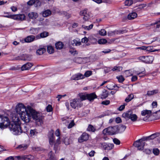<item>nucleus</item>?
Segmentation results:
<instances>
[{
	"instance_id": "obj_40",
	"label": "nucleus",
	"mask_w": 160,
	"mask_h": 160,
	"mask_svg": "<svg viewBox=\"0 0 160 160\" xmlns=\"http://www.w3.org/2000/svg\"><path fill=\"white\" fill-rule=\"evenodd\" d=\"M108 96V91L107 90H105L103 92L101 95V98H105Z\"/></svg>"
},
{
	"instance_id": "obj_35",
	"label": "nucleus",
	"mask_w": 160,
	"mask_h": 160,
	"mask_svg": "<svg viewBox=\"0 0 160 160\" xmlns=\"http://www.w3.org/2000/svg\"><path fill=\"white\" fill-rule=\"evenodd\" d=\"M116 78L120 83L122 82L125 80L124 78L122 75L117 76L116 77Z\"/></svg>"
},
{
	"instance_id": "obj_45",
	"label": "nucleus",
	"mask_w": 160,
	"mask_h": 160,
	"mask_svg": "<svg viewBox=\"0 0 160 160\" xmlns=\"http://www.w3.org/2000/svg\"><path fill=\"white\" fill-rule=\"evenodd\" d=\"M153 48V47L152 46L148 47L145 46V50L149 52H153L154 51L152 50Z\"/></svg>"
},
{
	"instance_id": "obj_29",
	"label": "nucleus",
	"mask_w": 160,
	"mask_h": 160,
	"mask_svg": "<svg viewBox=\"0 0 160 160\" xmlns=\"http://www.w3.org/2000/svg\"><path fill=\"white\" fill-rule=\"evenodd\" d=\"M152 113L151 110H143L141 111V114L142 116H145L147 115L148 116L149 115Z\"/></svg>"
},
{
	"instance_id": "obj_12",
	"label": "nucleus",
	"mask_w": 160,
	"mask_h": 160,
	"mask_svg": "<svg viewBox=\"0 0 160 160\" xmlns=\"http://www.w3.org/2000/svg\"><path fill=\"white\" fill-rule=\"evenodd\" d=\"M33 65V64L32 63L29 62L27 63L21 67V70L22 71L28 70L31 68Z\"/></svg>"
},
{
	"instance_id": "obj_63",
	"label": "nucleus",
	"mask_w": 160,
	"mask_h": 160,
	"mask_svg": "<svg viewBox=\"0 0 160 160\" xmlns=\"http://www.w3.org/2000/svg\"><path fill=\"white\" fill-rule=\"evenodd\" d=\"M35 0H30L27 2L28 5H32L33 4H34Z\"/></svg>"
},
{
	"instance_id": "obj_11",
	"label": "nucleus",
	"mask_w": 160,
	"mask_h": 160,
	"mask_svg": "<svg viewBox=\"0 0 160 160\" xmlns=\"http://www.w3.org/2000/svg\"><path fill=\"white\" fill-rule=\"evenodd\" d=\"M113 144L112 143H107L105 142H103L101 144L102 147L106 150H109L112 149L113 147Z\"/></svg>"
},
{
	"instance_id": "obj_43",
	"label": "nucleus",
	"mask_w": 160,
	"mask_h": 160,
	"mask_svg": "<svg viewBox=\"0 0 160 160\" xmlns=\"http://www.w3.org/2000/svg\"><path fill=\"white\" fill-rule=\"evenodd\" d=\"M92 74V72L91 71H86L84 74V76L86 77H88L91 75Z\"/></svg>"
},
{
	"instance_id": "obj_57",
	"label": "nucleus",
	"mask_w": 160,
	"mask_h": 160,
	"mask_svg": "<svg viewBox=\"0 0 160 160\" xmlns=\"http://www.w3.org/2000/svg\"><path fill=\"white\" fill-rule=\"evenodd\" d=\"M22 56H18L14 58L13 59L14 60H22L23 61H25L27 59H22Z\"/></svg>"
},
{
	"instance_id": "obj_47",
	"label": "nucleus",
	"mask_w": 160,
	"mask_h": 160,
	"mask_svg": "<svg viewBox=\"0 0 160 160\" xmlns=\"http://www.w3.org/2000/svg\"><path fill=\"white\" fill-rule=\"evenodd\" d=\"M31 33L33 34H36L37 32V29L36 28H32L30 29Z\"/></svg>"
},
{
	"instance_id": "obj_14",
	"label": "nucleus",
	"mask_w": 160,
	"mask_h": 160,
	"mask_svg": "<svg viewBox=\"0 0 160 160\" xmlns=\"http://www.w3.org/2000/svg\"><path fill=\"white\" fill-rule=\"evenodd\" d=\"M36 39V37L33 35L28 36L24 39V41L26 42L29 43L33 41Z\"/></svg>"
},
{
	"instance_id": "obj_62",
	"label": "nucleus",
	"mask_w": 160,
	"mask_h": 160,
	"mask_svg": "<svg viewBox=\"0 0 160 160\" xmlns=\"http://www.w3.org/2000/svg\"><path fill=\"white\" fill-rule=\"evenodd\" d=\"M55 135L58 138L60 137L59 136L60 135V130L59 129H57L55 132Z\"/></svg>"
},
{
	"instance_id": "obj_50",
	"label": "nucleus",
	"mask_w": 160,
	"mask_h": 160,
	"mask_svg": "<svg viewBox=\"0 0 160 160\" xmlns=\"http://www.w3.org/2000/svg\"><path fill=\"white\" fill-rule=\"evenodd\" d=\"M75 125V123H74V120H72V121L68 125V128H71L72 127H73Z\"/></svg>"
},
{
	"instance_id": "obj_5",
	"label": "nucleus",
	"mask_w": 160,
	"mask_h": 160,
	"mask_svg": "<svg viewBox=\"0 0 160 160\" xmlns=\"http://www.w3.org/2000/svg\"><path fill=\"white\" fill-rule=\"evenodd\" d=\"M2 16L4 17L21 21L24 20L25 18V16L24 14L10 15L8 16Z\"/></svg>"
},
{
	"instance_id": "obj_59",
	"label": "nucleus",
	"mask_w": 160,
	"mask_h": 160,
	"mask_svg": "<svg viewBox=\"0 0 160 160\" xmlns=\"http://www.w3.org/2000/svg\"><path fill=\"white\" fill-rule=\"evenodd\" d=\"M34 3L36 5V7H39L41 5V2L38 0H37L36 1L35 0V2H34Z\"/></svg>"
},
{
	"instance_id": "obj_44",
	"label": "nucleus",
	"mask_w": 160,
	"mask_h": 160,
	"mask_svg": "<svg viewBox=\"0 0 160 160\" xmlns=\"http://www.w3.org/2000/svg\"><path fill=\"white\" fill-rule=\"evenodd\" d=\"M37 133L36 129L31 130L30 131V136H34Z\"/></svg>"
},
{
	"instance_id": "obj_17",
	"label": "nucleus",
	"mask_w": 160,
	"mask_h": 160,
	"mask_svg": "<svg viewBox=\"0 0 160 160\" xmlns=\"http://www.w3.org/2000/svg\"><path fill=\"white\" fill-rule=\"evenodd\" d=\"M28 146L26 144H22L20 145L17 147L16 148L21 151H23L26 150Z\"/></svg>"
},
{
	"instance_id": "obj_58",
	"label": "nucleus",
	"mask_w": 160,
	"mask_h": 160,
	"mask_svg": "<svg viewBox=\"0 0 160 160\" xmlns=\"http://www.w3.org/2000/svg\"><path fill=\"white\" fill-rule=\"evenodd\" d=\"M143 152L147 154H150L151 153V151L148 149H145Z\"/></svg>"
},
{
	"instance_id": "obj_25",
	"label": "nucleus",
	"mask_w": 160,
	"mask_h": 160,
	"mask_svg": "<svg viewBox=\"0 0 160 160\" xmlns=\"http://www.w3.org/2000/svg\"><path fill=\"white\" fill-rule=\"evenodd\" d=\"M154 60V58L152 56H146V63H151Z\"/></svg>"
},
{
	"instance_id": "obj_52",
	"label": "nucleus",
	"mask_w": 160,
	"mask_h": 160,
	"mask_svg": "<svg viewBox=\"0 0 160 160\" xmlns=\"http://www.w3.org/2000/svg\"><path fill=\"white\" fill-rule=\"evenodd\" d=\"M87 13V11L86 9H85L84 10H82L80 12V14L81 16H82L83 17Z\"/></svg>"
},
{
	"instance_id": "obj_39",
	"label": "nucleus",
	"mask_w": 160,
	"mask_h": 160,
	"mask_svg": "<svg viewBox=\"0 0 160 160\" xmlns=\"http://www.w3.org/2000/svg\"><path fill=\"white\" fill-rule=\"evenodd\" d=\"M87 129L88 131L92 132H94L96 131L95 128L91 124L89 125Z\"/></svg>"
},
{
	"instance_id": "obj_19",
	"label": "nucleus",
	"mask_w": 160,
	"mask_h": 160,
	"mask_svg": "<svg viewBox=\"0 0 160 160\" xmlns=\"http://www.w3.org/2000/svg\"><path fill=\"white\" fill-rule=\"evenodd\" d=\"M137 17V14L136 12H132L129 13L128 16V18L129 20H132L134 19Z\"/></svg>"
},
{
	"instance_id": "obj_6",
	"label": "nucleus",
	"mask_w": 160,
	"mask_h": 160,
	"mask_svg": "<svg viewBox=\"0 0 160 160\" xmlns=\"http://www.w3.org/2000/svg\"><path fill=\"white\" fill-rule=\"evenodd\" d=\"M83 104L79 99L75 98L70 102L71 106L75 109L77 107H81L82 106Z\"/></svg>"
},
{
	"instance_id": "obj_64",
	"label": "nucleus",
	"mask_w": 160,
	"mask_h": 160,
	"mask_svg": "<svg viewBox=\"0 0 160 160\" xmlns=\"http://www.w3.org/2000/svg\"><path fill=\"white\" fill-rule=\"evenodd\" d=\"M49 24V20L48 19H46L43 22L42 24L43 25H47Z\"/></svg>"
},
{
	"instance_id": "obj_41",
	"label": "nucleus",
	"mask_w": 160,
	"mask_h": 160,
	"mask_svg": "<svg viewBox=\"0 0 160 160\" xmlns=\"http://www.w3.org/2000/svg\"><path fill=\"white\" fill-rule=\"evenodd\" d=\"M152 152L156 156L158 155L160 153V151L158 148H154L153 149Z\"/></svg>"
},
{
	"instance_id": "obj_55",
	"label": "nucleus",
	"mask_w": 160,
	"mask_h": 160,
	"mask_svg": "<svg viewBox=\"0 0 160 160\" xmlns=\"http://www.w3.org/2000/svg\"><path fill=\"white\" fill-rule=\"evenodd\" d=\"M110 102L109 100H106L102 102L101 104L103 105H107L109 104Z\"/></svg>"
},
{
	"instance_id": "obj_34",
	"label": "nucleus",
	"mask_w": 160,
	"mask_h": 160,
	"mask_svg": "<svg viewBox=\"0 0 160 160\" xmlns=\"http://www.w3.org/2000/svg\"><path fill=\"white\" fill-rule=\"evenodd\" d=\"M122 69V67L121 66H115L112 69V70L113 71L119 72Z\"/></svg>"
},
{
	"instance_id": "obj_54",
	"label": "nucleus",
	"mask_w": 160,
	"mask_h": 160,
	"mask_svg": "<svg viewBox=\"0 0 160 160\" xmlns=\"http://www.w3.org/2000/svg\"><path fill=\"white\" fill-rule=\"evenodd\" d=\"M22 57V59H27L25 61H30V59L29 58L28 55L27 54H23L22 56H21Z\"/></svg>"
},
{
	"instance_id": "obj_28",
	"label": "nucleus",
	"mask_w": 160,
	"mask_h": 160,
	"mask_svg": "<svg viewBox=\"0 0 160 160\" xmlns=\"http://www.w3.org/2000/svg\"><path fill=\"white\" fill-rule=\"evenodd\" d=\"M46 51V49L44 48H40L36 51V54L38 55H41Z\"/></svg>"
},
{
	"instance_id": "obj_23",
	"label": "nucleus",
	"mask_w": 160,
	"mask_h": 160,
	"mask_svg": "<svg viewBox=\"0 0 160 160\" xmlns=\"http://www.w3.org/2000/svg\"><path fill=\"white\" fill-rule=\"evenodd\" d=\"M118 132L121 133L124 132L126 128V127L124 125H122L119 126H118Z\"/></svg>"
},
{
	"instance_id": "obj_60",
	"label": "nucleus",
	"mask_w": 160,
	"mask_h": 160,
	"mask_svg": "<svg viewBox=\"0 0 160 160\" xmlns=\"http://www.w3.org/2000/svg\"><path fill=\"white\" fill-rule=\"evenodd\" d=\"M89 16L88 13H87L83 17V19L85 21L88 20L89 18Z\"/></svg>"
},
{
	"instance_id": "obj_48",
	"label": "nucleus",
	"mask_w": 160,
	"mask_h": 160,
	"mask_svg": "<svg viewBox=\"0 0 160 160\" xmlns=\"http://www.w3.org/2000/svg\"><path fill=\"white\" fill-rule=\"evenodd\" d=\"M107 42V41L105 39H101L98 41V43L99 44H104Z\"/></svg>"
},
{
	"instance_id": "obj_46",
	"label": "nucleus",
	"mask_w": 160,
	"mask_h": 160,
	"mask_svg": "<svg viewBox=\"0 0 160 160\" xmlns=\"http://www.w3.org/2000/svg\"><path fill=\"white\" fill-rule=\"evenodd\" d=\"M99 34L102 36H105L106 35L107 32L104 29H102L99 32Z\"/></svg>"
},
{
	"instance_id": "obj_3",
	"label": "nucleus",
	"mask_w": 160,
	"mask_h": 160,
	"mask_svg": "<svg viewBox=\"0 0 160 160\" xmlns=\"http://www.w3.org/2000/svg\"><path fill=\"white\" fill-rule=\"evenodd\" d=\"M118 126L109 127L104 129L103 131V133L104 134H108L112 135L118 133Z\"/></svg>"
},
{
	"instance_id": "obj_21",
	"label": "nucleus",
	"mask_w": 160,
	"mask_h": 160,
	"mask_svg": "<svg viewBox=\"0 0 160 160\" xmlns=\"http://www.w3.org/2000/svg\"><path fill=\"white\" fill-rule=\"evenodd\" d=\"M122 31L115 30L113 31H110L108 32V34L109 36H113L119 33H123Z\"/></svg>"
},
{
	"instance_id": "obj_31",
	"label": "nucleus",
	"mask_w": 160,
	"mask_h": 160,
	"mask_svg": "<svg viewBox=\"0 0 160 160\" xmlns=\"http://www.w3.org/2000/svg\"><path fill=\"white\" fill-rule=\"evenodd\" d=\"M158 89L154 90L152 91H148L147 95L148 96H151L154 94H156L158 92Z\"/></svg>"
},
{
	"instance_id": "obj_49",
	"label": "nucleus",
	"mask_w": 160,
	"mask_h": 160,
	"mask_svg": "<svg viewBox=\"0 0 160 160\" xmlns=\"http://www.w3.org/2000/svg\"><path fill=\"white\" fill-rule=\"evenodd\" d=\"M127 105V104L126 103H124L123 105H122L119 107L118 108V110L120 111L123 110L124 109L125 106Z\"/></svg>"
},
{
	"instance_id": "obj_53",
	"label": "nucleus",
	"mask_w": 160,
	"mask_h": 160,
	"mask_svg": "<svg viewBox=\"0 0 160 160\" xmlns=\"http://www.w3.org/2000/svg\"><path fill=\"white\" fill-rule=\"evenodd\" d=\"M47 111L48 112H50L52 110V106L50 105H48L46 108Z\"/></svg>"
},
{
	"instance_id": "obj_9",
	"label": "nucleus",
	"mask_w": 160,
	"mask_h": 160,
	"mask_svg": "<svg viewBox=\"0 0 160 160\" xmlns=\"http://www.w3.org/2000/svg\"><path fill=\"white\" fill-rule=\"evenodd\" d=\"M133 145L138 148V150H142L143 149L145 142L141 141V140L139 139L135 141L134 142Z\"/></svg>"
},
{
	"instance_id": "obj_4",
	"label": "nucleus",
	"mask_w": 160,
	"mask_h": 160,
	"mask_svg": "<svg viewBox=\"0 0 160 160\" xmlns=\"http://www.w3.org/2000/svg\"><path fill=\"white\" fill-rule=\"evenodd\" d=\"M20 115L22 120L26 123L29 122L31 119L30 110L28 111L27 110L24 112H22Z\"/></svg>"
},
{
	"instance_id": "obj_18",
	"label": "nucleus",
	"mask_w": 160,
	"mask_h": 160,
	"mask_svg": "<svg viewBox=\"0 0 160 160\" xmlns=\"http://www.w3.org/2000/svg\"><path fill=\"white\" fill-rule=\"evenodd\" d=\"M28 16L29 18L34 19H36L38 17V14L36 12H32L29 13Z\"/></svg>"
},
{
	"instance_id": "obj_8",
	"label": "nucleus",
	"mask_w": 160,
	"mask_h": 160,
	"mask_svg": "<svg viewBox=\"0 0 160 160\" xmlns=\"http://www.w3.org/2000/svg\"><path fill=\"white\" fill-rule=\"evenodd\" d=\"M16 111L20 115L22 112L27 111L25 107L22 103H19L16 106Z\"/></svg>"
},
{
	"instance_id": "obj_22",
	"label": "nucleus",
	"mask_w": 160,
	"mask_h": 160,
	"mask_svg": "<svg viewBox=\"0 0 160 160\" xmlns=\"http://www.w3.org/2000/svg\"><path fill=\"white\" fill-rule=\"evenodd\" d=\"M51 11L49 9L45 10L42 12V16L44 17H47L51 14Z\"/></svg>"
},
{
	"instance_id": "obj_26",
	"label": "nucleus",
	"mask_w": 160,
	"mask_h": 160,
	"mask_svg": "<svg viewBox=\"0 0 160 160\" xmlns=\"http://www.w3.org/2000/svg\"><path fill=\"white\" fill-rule=\"evenodd\" d=\"M78 96L80 98V100L82 102V101L85 100L87 98V94L81 93L78 94Z\"/></svg>"
},
{
	"instance_id": "obj_37",
	"label": "nucleus",
	"mask_w": 160,
	"mask_h": 160,
	"mask_svg": "<svg viewBox=\"0 0 160 160\" xmlns=\"http://www.w3.org/2000/svg\"><path fill=\"white\" fill-rule=\"evenodd\" d=\"M130 119L133 122L136 121L137 119V116L135 114H131L130 118Z\"/></svg>"
},
{
	"instance_id": "obj_61",
	"label": "nucleus",
	"mask_w": 160,
	"mask_h": 160,
	"mask_svg": "<svg viewBox=\"0 0 160 160\" xmlns=\"http://www.w3.org/2000/svg\"><path fill=\"white\" fill-rule=\"evenodd\" d=\"M88 41V39L86 37H85L82 39L81 42L82 43L87 42Z\"/></svg>"
},
{
	"instance_id": "obj_30",
	"label": "nucleus",
	"mask_w": 160,
	"mask_h": 160,
	"mask_svg": "<svg viewBox=\"0 0 160 160\" xmlns=\"http://www.w3.org/2000/svg\"><path fill=\"white\" fill-rule=\"evenodd\" d=\"M111 85L110 84H108L107 85V87L108 89L110 90H113L114 88H115L116 87H117V89L116 88L115 89V90H118V88H119V87H118L117 85L114 84V85H113L112 86H111Z\"/></svg>"
},
{
	"instance_id": "obj_32",
	"label": "nucleus",
	"mask_w": 160,
	"mask_h": 160,
	"mask_svg": "<svg viewBox=\"0 0 160 160\" xmlns=\"http://www.w3.org/2000/svg\"><path fill=\"white\" fill-rule=\"evenodd\" d=\"M32 157L31 155H29L28 156H18L17 157V158L18 159H23L25 160L26 159H30L31 157Z\"/></svg>"
},
{
	"instance_id": "obj_38",
	"label": "nucleus",
	"mask_w": 160,
	"mask_h": 160,
	"mask_svg": "<svg viewBox=\"0 0 160 160\" xmlns=\"http://www.w3.org/2000/svg\"><path fill=\"white\" fill-rule=\"evenodd\" d=\"M159 135V133L158 132H156L154 134H152L151 135L149 136V138L150 140L153 139L157 137Z\"/></svg>"
},
{
	"instance_id": "obj_51",
	"label": "nucleus",
	"mask_w": 160,
	"mask_h": 160,
	"mask_svg": "<svg viewBox=\"0 0 160 160\" xmlns=\"http://www.w3.org/2000/svg\"><path fill=\"white\" fill-rule=\"evenodd\" d=\"M113 141L114 143L117 145H119L120 143V140L116 138H114Z\"/></svg>"
},
{
	"instance_id": "obj_56",
	"label": "nucleus",
	"mask_w": 160,
	"mask_h": 160,
	"mask_svg": "<svg viewBox=\"0 0 160 160\" xmlns=\"http://www.w3.org/2000/svg\"><path fill=\"white\" fill-rule=\"evenodd\" d=\"M139 59L143 62L146 63V56H142L140 57Z\"/></svg>"
},
{
	"instance_id": "obj_13",
	"label": "nucleus",
	"mask_w": 160,
	"mask_h": 160,
	"mask_svg": "<svg viewBox=\"0 0 160 160\" xmlns=\"http://www.w3.org/2000/svg\"><path fill=\"white\" fill-rule=\"evenodd\" d=\"M48 35L49 33L48 32L46 31L43 32L39 34H38L36 36V39L45 38L48 37Z\"/></svg>"
},
{
	"instance_id": "obj_20",
	"label": "nucleus",
	"mask_w": 160,
	"mask_h": 160,
	"mask_svg": "<svg viewBox=\"0 0 160 160\" xmlns=\"http://www.w3.org/2000/svg\"><path fill=\"white\" fill-rule=\"evenodd\" d=\"M132 112L131 111H128L127 112L124 113L122 115V117L126 119H129Z\"/></svg>"
},
{
	"instance_id": "obj_1",
	"label": "nucleus",
	"mask_w": 160,
	"mask_h": 160,
	"mask_svg": "<svg viewBox=\"0 0 160 160\" xmlns=\"http://www.w3.org/2000/svg\"><path fill=\"white\" fill-rule=\"evenodd\" d=\"M2 116L0 115V128L4 129L8 126L12 133L14 135H20L22 132V131L20 127L21 122L18 117H13L12 121L10 122L9 120L7 117L2 118Z\"/></svg>"
},
{
	"instance_id": "obj_33",
	"label": "nucleus",
	"mask_w": 160,
	"mask_h": 160,
	"mask_svg": "<svg viewBox=\"0 0 160 160\" xmlns=\"http://www.w3.org/2000/svg\"><path fill=\"white\" fill-rule=\"evenodd\" d=\"M47 52L50 54H52L54 52V48L51 46H48L47 47Z\"/></svg>"
},
{
	"instance_id": "obj_10",
	"label": "nucleus",
	"mask_w": 160,
	"mask_h": 160,
	"mask_svg": "<svg viewBox=\"0 0 160 160\" xmlns=\"http://www.w3.org/2000/svg\"><path fill=\"white\" fill-rule=\"evenodd\" d=\"M89 135L86 133H83L78 139V141L79 142H82L86 141L88 139Z\"/></svg>"
},
{
	"instance_id": "obj_27",
	"label": "nucleus",
	"mask_w": 160,
	"mask_h": 160,
	"mask_svg": "<svg viewBox=\"0 0 160 160\" xmlns=\"http://www.w3.org/2000/svg\"><path fill=\"white\" fill-rule=\"evenodd\" d=\"M133 98L134 95L132 94H131L128 96L125 99V101L127 102H128L130 101Z\"/></svg>"
},
{
	"instance_id": "obj_36",
	"label": "nucleus",
	"mask_w": 160,
	"mask_h": 160,
	"mask_svg": "<svg viewBox=\"0 0 160 160\" xmlns=\"http://www.w3.org/2000/svg\"><path fill=\"white\" fill-rule=\"evenodd\" d=\"M72 43L73 46L75 45L76 46H80L81 45V42L78 41L76 40H74L72 42Z\"/></svg>"
},
{
	"instance_id": "obj_42",
	"label": "nucleus",
	"mask_w": 160,
	"mask_h": 160,
	"mask_svg": "<svg viewBox=\"0 0 160 160\" xmlns=\"http://www.w3.org/2000/svg\"><path fill=\"white\" fill-rule=\"evenodd\" d=\"M133 2L132 0H126L125 2V6H130L131 5Z\"/></svg>"
},
{
	"instance_id": "obj_15",
	"label": "nucleus",
	"mask_w": 160,
	"mask_h": 160,
	"mask_svg": "<svg viewBox=\"0 0 160 160\" xmlns=\"http://www.w3.org/2000/svg\"><path fill=\"white\" fill-rule=\"evenodd\" d=\"M84 78V77L83 75L80 73H78L73 76L72 78V79L73 80H78Z\"/></svg>"
},
{
	"instance_id": "obj_7",
	"label": "nucleus",
	"mask_w": 160,
	"mask_h": 160,
	"mask_svg": "<svg viewBox=\"0 0 160 160\" xmlns=\"http://www.w3.org/2000/svg\"><path fill=\"white\" fill-rule=\"evenodd\" d=\"M30 111L31 117H32L33 119L39 122H40L42 120V116L40 115L39 113H38L35 111L32 110H31Z\"/></svg>"
},
{
	"instance_id": "obj_24",
	"label": "nucleus",
	"mask_w": 160,
	"mask_h": 160,
	"mask_svg": "<svg viewBox=\"0 0 160 160\" xmlns=\"http://www.w3.org/2000/svg\"><path fill=\"white\" fill-rule=\"evenodd\" d=\"M55 47L58 49H62L63 47V44L61 42H58L55 44Z\"/></svg>"
},
{
	"instance_id": "obj_2",
	"label": "nucleus",
	"mask_w": 160,
	"mask_h": 160,
	"mask_svg": "<svg viewBox=\"0 0 160 160\" xmlns=\"http://www.w3.org/2000/svg\"><path fill=\"white\" fill-rule=\"evenodd\" d=\"M54 132V131L51 130L49 132L48 137L50 145L51 146L54 145L53 149L56 152L58 149V146L61 143V141L60 140V137L58 138L56 141H55V139L53 138Z\"/></svg>"
},
{
	"instance_id": "obj_16",
	"label": "nucleus",
	"mask_w": 160,
	"mask_h": 160,
	"mask_svg": "<svg viewBox=\"0 0 160 160\" xmlns=\"http://www.w3.org/2000/svg\"><path fill=\"white\" fill-rule=\"evenodd\" d=\"M87 99L90 101H93L94 99L97 98V96L94 93L87 94Z\"/></svg>"
}]
</instances>
